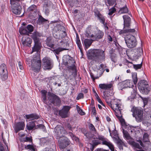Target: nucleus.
Segmentation results:
<instances>
[{"mask_svg": "<svg viewBox=\"0 0 151 151\" xmlns=\"http://www.w3.org/2000/svg\"><path fill=\"white\" fill-rule=\"evenodd\" d=\"M143 101L144 106H145L148 103V99L146 98H144L143 99Z\"/></svg>", "mask_w": 151, "mask_h": 151, "instance_id": "69168bd1", "label": "nucleus"}, {"mask_svg": "<svg viewBox=\"0 0 151 151\" xmlns=\"http://www.w3.org/2000/svg\"><path fill=\"white\" fill-rule=\"evenodd\" d=\"M25 126L24 122H21L15 123L14 124L13 127L15 132L17 133L20 131L24 130Z\"/></svg>", "mask_w": 151, "mask_h": 151, "instance_id": "9b49d317", "label": "nucleus"}, {"mask_svg": "<svg viewBox=\"0 0 151 151\" xmlns=\"http://www.w3.org/2000/svg\"><path fill=\"white\" fill-rule=\"evenodd\" d=\"M101 73H99V75L98 74L97 76H94L92 73H90L91 77L92 78L93 81H94L95 79H97L99 77H100L102 74L103 73L104 70L103 69V68H102L101 70Z\"/></svg>", "mask_w": 151, "mask_h": 151, "instance_id": "7c9ffc66", "label": "nucleus"}, {"mask_svg": "<svg viewBox=\"0 0 151 151\" xmlns=\"http://www.w3.org/2000/svg\"><path fill=\"white\" fill-rule=\"evenodd\" d=\"M107 39L108 40L109 42H112L113 40L112 38L110 35H108L106 37Z\"/></svg>", "mask_w": 151, "mask_h": 151, "instance_id": "e2e57ef3", "label": "nucleus"}, {"mask_svg": "<svg viewBox=\"0 0 151 151\" xmlns=\"http://www.w3.org/2000/svg\"><path fill=\"white\" fill-rule=\"evenodd\" d=\"M42 65L44 68L45 69H50L52 67L51 60L47 57H45L42 60Z\"/></svg>", "mask_w": 151, "mask_h": 151, "instance_id": "9d476101", "label": "nucleus"}, {"mask_svg": "<svg viewBox=\"0 0 151 151\" xmlns=\"http://www.w3.org/2000/svg\"><path fill=\"white\" fill-rule=\"evenodd\" d=\"M68 138L64 136L60 137L58 142H68Z\"/></svg>", "mask_w": 151, "mask_h": 151, "instance_id": "de8ad7c7", "label": "nucleus"}, {"mask_svg": "<svg viewBox=\"0 0 151 151\" xmlns=\"http://www.w3.org/2000/svg\"><path fill=\"white\" fill-rule=\"evenodd\" d=\"M46 43L47 46L51 48H53L54 46V44L50 38H47L46 41Z\"/></svg>", "mask_w": 151, "mask_h": 151, "instance_id": "2f4dec72", "label": "nucleus"}, {"mask_svg": "<svg viewBox=\"0 0 151 151\" xmlns=\"http://www.w3.org/2000/svg\"><path fill=\"white\" fill-rule=\"evenodd\" d=\"M109 132H110V135L113 139L114 141L116 142H122V140L119 138L117 134V132L116 130H114L111 133V131L110 129H109Z\"/></svg>", "mask_w": 151, "mask_h": 151, "instance_id": "f3484780", "label": "nucleus"}, {"mask_svg": "<svg viewBox=\"0 0 151 151\" xmlns=\"http://www.w3.org/2000/svg\"><path fill=\"white\" fill-rule=\"evenodd\" d=\"M146 87V86H144V87H143V89H142V90H143V89H144V90H143L144 91H145L146 90H147V89L148 91H147V93H146V92H145V93L143 92H140L143 94H147L150 91V87L149 85H148V88L146 87Z\"/></svg>", "mask_w": 151, "mask_h": 151, "instance_id": "603ef678", "label": "nucleus"}, {"mask_svg": "<svg viewBox=\"0 0 151 151\" xmlns=\"http://www.w3.org/2000/svg\"><path fill=\"white\" fill-rule=\"evenodd\" d=\"M35 121L32 122H30L29 124V125H27L26 128L28 130H31L33 129L35 127Z\"/></svg>", "mask_w": 151, "mask_h": 151, "instance_id": "c756f323", "label": "nucleus"}, {"mask_svg": "<svg viewBox=\"0 0 151 151\" xmlns=\"http://www.w3.org/2000/svg\"><path fill=\"white\" fill-rule=\"evenodd\" d=\"M69 144V142H60L59 147L62 151H63V149Z\"/></svg>", "mask_w": 151, "mask_h": 151, "instance_id": "c85d7f7f", "label": "nucleus"}, {"mask_svg": "<svg viewBox=\"0 0 151 151\" xmlns=\"http://www.w3.org/2000/svg\"><path fill=\"white\" fill-rule=\"evenodd\" d=\"M126 84V87L127 86L129 88H132L134 86V85L132 84V83L130 81H127Z\"/></svg>", "mask_w": 151, "mask_h": 151, "instance_id": "6e6d98bb", "label": "nucleus"}, {"mask_svg": "<svg viewBox=\"0 0 151 151\" xmlns=\"http://www.w3.org/2000/svg\"><path fill=\"white\" fill-rule=\"evenodd\" d=\"M27 11L28 12L35 14L37 12V7L35 5H32L28 8Z\"/></svg>", "mask_w": 151, "mask_h": 151, "instance_id": "393cba45", "label": "nucleus"}, {"mask_svg": "<svg viewBox=\"0 0 151 151\" xmlns=\"http://www.w3.org/2000/svg\"><path fill=\"white\" fill-rule=\"evenodd\" d=\"M97 139H98L99 140L102 141V142H107V139L104 138V136H99L97 138Z\"/></svg>", "mask_w": 151, "mask_h": 151, "instance_id": "864d4df0", "label": "nucleus"}, {"mask_svg": "<svg viewBox=\"0 0 151 151\" xmlns=\"http://www.w3.org/2000/svg\"><path fill=\"white\" fill-rule=\"evenodd\" d=\"M128 12V10L127 7H124L121 8L119 10V12L120 14H123L127 13Z\"/></svg>", "mask_w": 151, "mask_h": 151, "instance_id": "79ce46f5", "label": "nucleus"}, {"mask_svg": "<svg viewBox=\"0 0 151 151\" xmlns=\"http://www.w3.org/2000/svg\"><path fill=\"white\" fill-rule=\"evenodd\" d=\"M132 111L133 112V116L135 118L137 122H141L143 119V111L140 108L137 107L133 108Z\"/></svg>", "mask_w": 151, "mask_h": 151, "instance_id": "423d86ee", "label": "nucleus"}, {"mask_svg": "<svg viewBox=\"0 0 151 151\" xmlns=\"http://www.w3.org/2000/svg\"><path fill=\"white\" fill-rule=\"evenodd\" d=\"M21 4H16L15 5H12V10L14 14L17 15L20 14L22 11V8Z\"/></svg>", "mask_w": 151, "mask_h": 151, "instance_id": "2eb2a0df", "label": "nucleus"}, {"mask_svg": "<svg viewBox=\"0 0 151 151\" xmlns=\"http://www.w3.org/2000/svg\"><path fill=\"white\" fill-rule=\"evenodd\" d=\"M124 20V26L128 27L130 26L131 18L128 15H124L123 17Z\"/></svg>", "mask_w": 151, "mask_h": 151, "instance_id": "412c9836", "label": "nucleus"}, {"mask_svg": "<svg viewBox=\"0 0 151 151\" xmlns=\"http://www.w3.org/2000/svg\"><path fill=\"white\" fill-rule=\"evenodd\" d=\"M6 145L8 148V146L5 142H0V151H4V147Z\"/></svg>", "mask_w": 151, "mask_h": 151, "instance_id": "37998d69", "label": "nucleus"}, {"mask_svg": "<svg viewBox=\"0 0 151 151\" xmlns=\"http://www.w3.org/2000/svg\"><path fill=\"white\" fill-rule=\"evenodd\" d=\"M116 11V9L114 7H112L109 10V12L108 13V15L109 16L112 15Z\"/></svg>", "mask_w": 151, "mask_h": 151, "instance_id": "09e8293b", "label": "nucleus"}, {"mask_svg": "<svg viewBox=\"0 0 151 151\" xmlns=\"http://www.w3.org/2000/svg\"><path fill=\"white\" fill-rule=\"evenodd\" d=\"M93 31L92 29H88L86 32V36L88 38H93L94 35L93 34Z\"/></svg>", "mask_w": 151, "mask_h": 151, "instance_id": "bb28decb", "label": "nucleus"}, {"mask_svg": "<svg viewBox=\"0 0 151 151\" xmlns=\"http://www.w3.org/2000/svg\"><path fill=\"white\" fill-rule=\"evenodd\" d=\"M138 88L140 92H146V93H147V91H148L147 89L146 90V91H144V89L142 90L144 86H146L145 87L147 88H148V84L146 81L144 80H141L138 83ZM144 93H145V92H144Z\"/></svg>", "mask_w": 151, "mask_h": 151, "instance_id": "f8f14e48", "label": "nucleus"}, {"mask_svg": "<svg viewBox=\"0 0 151 151\" xmlns=\"http://www.w3.org/2000/svg\"><path fill=\"white\" fill-rule=\"evenodd\" d=\"M68 49L63 47H59L58 48L54 50L53 52L57 55H58L59 52L63 50H67Z\"/></svg>", "mask_w": 151, "mask_h": 151, "instance_id": "e433bc0d", "label": "nucleus"}, {"mask_svg": "<svg viewBox=\"0 0 151 151\" xmlns=\"http://www.w3.org/2000/svg\"><path fill=\"white\" fill-rule=\"evenodd\" d=\"M125 43L128 48H132L135 47L137 45L136 37L131 35H127L125 38Z\"/></svg>", "mask_w": 151, "mask_h": 151, "instance_id": "39448f33", "label": "nucleus"}, {"mask_svg": "<svg viewBox=\"0 0 151 151\" xmlns=\"http://www.w3.org/2000/svg\"><path fill=\"white\" fill-rule=\"evenodd\" d=\"M94 40L89 39H85L83 42V44L85 46V49H88L91 45Z\"/></svg>", "mask_w": 151, "mask_h": 151, "instance_id": "4be33fe9", "label": "nucleus"}, {"mask_svg": "<svg viewBox=\"0 0 151 151\" xmlns=\"http://www.w3.org/2000/svg\"><path fill=\"white\" fill-rule=\"evenodd\" d=\"M134 68L136 70H137L138 69H140L142 66V63L140 64L137 65H132Z\"/></svg>", "mask_w": 151, "mask_h": 151, "instance_id": "13d9d810", "label": "nucleus"}, {"mask_svg": "<svg viewBox=\"0 0 151 151\" xmlns=\"http://www.w3.org/2000/svg\"><path fill=\"white\" fill-rule=\"evenodd\" d=\"M127 27L124 26V29L123 30H122L120 31L119 32V34L121 35L125 33H131L133 32H135V30L134 29H129L128 27L126 28V27Z\"/></svg>", "mask_w": 151, "mask_h": 151, "instance_id": "5701e85b", "label": "nucleus"}, {"mask_svg": "<svg viewBox=\"0 0 151 151\" xmlns=\"http://www.w3.org/2000/svg\"><path fill=\"white\" fill-rule=\"evenodd\" d=\"M122 130L123 135L125 138L127 140H129L132 139L131 137L129 135L128 133L127 132L124 130L123 128L122 129Z\"/></svg>", "mask_w": 151, "mask_h": 151, "instance_id": "c9c22d12", "label": "nucleus"}, {"mask_svg": "<svg viewBox=\"0 0 151 151\" xmlns=\"http://www.w3.org/2000/svg\"><path fill=\"white\" fill-rule=\"evenodd\" d=\"M41 36V34L37 31L34 32L32 35V37L35 43V45L32 47V52H37L40 50L42 44L40 42L39 37Z\"/></svg>", "mask_w": 151, "mask_h": 151, "instance_id": "7ed1b4c3", "label": "nucleus"}, {"mask_svg": "<svg viewBox=\"0 0 151 151\" xmlns=\"http://www.w3.org/2000/svg\"><path fill=\"white\" fill-rule=\"evenodd\" d=\"M63 63L68 66L73 65L75 62L74 59L69 56H65L63 57Z\"/></svg>", "mask_w": 151, "mask_h": 151, "instance_id": "4468645a", "label": "nucleus"}, {"mask_svg": "<svg viewBox=\"0 0 151 151\" xmlns=\"http://www.w3.org/2000/svg\"><path fill=\"white\" fill-rule=\"evenodd\" d=\"M121 105L119 104H114V106H111V108L115 111V110L117 111V110H120V109H122L121 107Z\"/></svg>", "mask_w": 151, "mask_h": 151, "instance_id": "f704fd0d", "label": "nucleus"}, {"mask_svg": "<svg viewBox=\"0 0 151 151\" xmlns=\"http://www.w3.org/2000/svg\"><path fill=\"white\" fill-rule=\"evenodd\" d=\"M76 108L77 111L79 114L81 115H83L85 114V113L79 107L77 106Z\"/></svg>", "mask_w": 151, "mask_h": 151, "instance_id": "3c124183", "label": "nucleus"}, {"mask_svg": "<svg viewBox=\"0 0 151 151\" xmlns=\"http://www.w3.org/2000/svg\"><path fill=\"white\" fill-rule=\"evenodd\" d=\"M87 56L89 59L94 60H104L105 58L104 51L101 49H90L88 51Z\"/></svg>", "mask_w": 151, "mask_h": 151, "instance_id": "f257e3e1", "label": "nucleus"}, {"mask_svg": "<svg viewBox=\"0 0 151 151\" xmlns=\"http://www.w3.org/2000/svg\"><path fill=\"white\" fill-rule=\"evenodd\" d=\"M112 84L110 83L109 84H100L99 85V87L101 89L107 90V91L103 92V98L106 101L109 100L111 97L114 95L112 89Z\"/></svg>", "mask_w": 151, "mask_h": 151, "instance_id": "f03ea898", "label": "nucleus"}, {"mask_svg": "<svg viewBox=\"0 0 151 151\" xmlns=\"http://www.w3.org/2000/svg\"><path fill=\"white\" fill-rule=\"evenodd\" d=\"M122 109H120V110H117V111L115 110V114L116 117L119 119L122 117V115L121 114V110Z\"/></svg>", "mask_w": 151, "mask_h": 151, "instance_id": "ea45409f", "label": "nucleus"}, {"mask_svg": "<svg viewBox=\"0 0 151 151\" xmlns=\"http://www.w3.org/2000/svg\"><path fill=\"white\" fill-rule=\"evenodd\" d=\"M32 42L31 39L29 37H27L23 41L22 43L24 45L30 46Z\"/></svg>", "mask_w": 151, "mask_h": 151, "instance_id": "cd10ccee", "label": "nucleus"}, {"mask_svg": "<svg viewBox=\"0 0 151 151\" xmlns=\"http://www.w3.org/2000/svg\"><path fill=\"white\" fill-rule=\"evenodd\" d=\"M83 93H80L78 95L76 99L77 100H79L83 98Z\"/></svg>", "mask_w": 151, "mask_h": 151, "instance_id": "680f3d73", "label": "nucleus"}, {"mask_svg": "<svg viewBox=\"0 0 151 151\" xmlns=\"http://www.w3.org/2000/svg\"><path fill=\"white\" fill-rule=\"evenodd\" d=\"M0 74L1 78L3 81H4L8 78V72L5 64H2L0 66Z\"/></svg>", "mask_w": 151, "mask_h": 151, "instance_id": "1a4fd4ad", "label": "nucleus"}, {"mask_svg": "<svg viewBox=\"0 0 151 151\" xmlns=\"http://www.w3.org/2000/svg\"><path fill=\"white\" fill-rule=\"evenodd\" d=\"M47 96L49 101L54 105L58 106H60L61 100L57 96L50 92L48 93Z\"/></svg>", "mask_w": 151, "mask_h": 151, "instance_id": "0eeeda50", "label": "nucleus"}, {"mask_svg": "<svg viewBox=\"0 0 151 151\" xmlns=\"http://www.w3.org/2000/svg\"><path fill=\"white\" fill-rule=\"evenodd\" d=\"M149 135L147 133H145L143 137V142H150L149 141Z\"/></svg>", "mask_w": 151, "mask_h": 151, "instance_id": "c03bdc74", "label": "nucleus"}, {"mask_svg": "<svg viewBox=\"0 0 151 151\" xmlns=\"http://www.w3.org/2000/svg\"><path fill=\"white\" fill-rule=\"evenodd\" d=\"M99 144H101L100 142H93L92 144L89 143V144L91 146L90 149L91 151H93L95 147Z\"/></svg>", "mask_w": 151, "mask_h": 151, "instance_id": "58836bf2", "label": "nucleus"}, {"mask_svg": "<svg viewBox=\"0 0 151 151\" xmlns=\"http://www.w3.org/2000/svg\"><path fill=\"white\" fill-rule=\"evenodd\" d=\"M94 15L96 17H97L100 20V22L103 24H104L105 19L104 17L99 11H97L94 12Z\"/></svg>", "mask_w": 151, "mask_h": 151, "instance_id": "aec40b11", "label": "nucleus"}, {"mask_svg": "<svg viewBox=\"0 0 151 151\" xmlns=\"http://www.w3.org/2000/svg\"><path fill=\"white\" fill-rule=\"evenodd\" d=\"M131 93V94L132 95V98H134L136 94V92L135 90L134 89H132Z\"/></svg>", "mask_w": 151, "mask_h": 151, "instance_id": "052dcab7", "label": "nucleus"}, {"mask_svg": "<svg viewBox=\"0 0 151 151\" xmlns=\"http://www.w3.org/2000/svg\"><path fill=\"white\" fill-rule=\"evenodd\" d=\"M129 144L132 146L133 147L138 149H141L142 148V147H144V145L142 142H139L141 146H140L139 144L136 142H128Z\"/></svg>", "mask_w": 151, "mask_h": 151, "instance_id": "a878e982", "label": "nucleus"}, {"mask_svg": "<svg viewBox=\"0 0 151 151\" xmlns=\"http://www.w3.org/2000/svg\"><path fill=\"white\" fill-rule=\"evenodd\" d=\"M89 129L92 132H96V129L93 125L92 124H90L88 125Z\"/></svg>", "mask_w": 151, "mask_h": 151, "instance_id": "5fc2aeb1", "label": "nucleus"}, {"mask_svg": "<svg viewBox=\"0 0 151 151\" xmlns=\"http://www.w3.org/2000/svg\"><path fill=\"white\" fill-rule=\"evenodd\" d=\"M104 35V33L100 30H98L94 35L93 40H98L101 39Z\"/></svg>", "mask_w": 151, "mask_h": 151, "instance_id": "6ab92c4d", "label": "nucleus"}, {"mask_svg": "<svg viewBox=\"0 0 151 151\" xmlns=\"http://www.w3.org/2000/svg\"><path fill=\"white\" fill-rule=\"evenodd\" d=\"M25 148L27 149H29L32 151H34L35 149L32 145H28L27 146L25 145Z\"/></svg>", "mask_w": 151, "mask_h": 151, "instance_id": "49530a36", "label": "nucleus"}, {"mask_svg": "<svg viewBox=\"0 0 151 151\" xmlns=\"http://www.w3.org/2000/svg\"><path fill=\"white\" fill-rule=\"evenodd\" d=\"M54 37L57 39H60L63 38V37L62 35H60V33L57 32V34H55L54 35Z\"/></svg>", "mask_w": 151, "mask_h": 151, "instance_id": "bf43d9fd", "label": "nucleus"}, {"mask_svg": "<svg viewBox=\"0 0 151 151\" xmlns=\"http://www.w3.org/2000/svg\"><path fill=\"white\" fill-rule=\"evenodd\" d=\"M102 145H105L108 147L111 151H114L113 145L110 142H102Z\"/></svg>", "mask_w": 151, "mask_h": 151, "instance_id": "473e14b6", "label": "nucleus"}, {"mask_svg": "<svg viewBox=\"0 0 151 151\" xmlns=\"http://www.w3.org/2000/svg\"><path fill=\"white\" fill-rule=\"evenodd\" d=\"M39 22H41L42 23H43L47 21V20L43 18L40 15L38 19Z\"/></svg>", "mask_w": 151, "mask_h": 151, "instance_id": "8fccbe9b", "label": "nucleus"}, {"mask_svg": "<svg viewBox=\"0 0 151 151\" xmlns=\"http://www.w3.org/2000/svg\"><path fill=\"white\" fill-rule=\"evenodd\" d=\"M132 76L134 84H136L138 80L137 76V73H132Z\"/></svg>", "mask_w": 151, "mask_h": 151, "instance_id": "4c0bfd02", "label": "nucleus"}, {"mask_svg": "<svg viewBox=\"0 0 151 151\" xmlns=\"http://www.w3.org/2000/svg\"><path fill=\"white\" fill-rule=\"evenodd\" d=\"M25 116L27 119L34 120L38 119L39 118V116L36 114H27Z\"/></svg>", "mask_w": 151, "mask_h": 151, "instance_id": "b1692460", "label": "nucleus"}, {"mask_svg": "<svg viewBox=\"0 0 151 151\" xmlns=\"http://www.w3.org/2000/svg\"><path fill=\"white\" fill-rule=\"evenodd\" d=\"M69 134L71 137V138L73 141H76V142H78L79 140V139L75 136L74 134L71 132H69Z\"/></svg>", "mask_w": 151, "mask_h": 151, "instance_id": "a18cd8bd", "label": "nucleus"}, {"mask_svg": "<svg viewBox=\"0 0 151 151\" xmlns=\"http://www.w3.org/2000/svg\"><path fill=\"white\" fill-rule=\"evenodd\" d=\"M70 108L69 106H65L59 111L60 115L63 118H65L67 117L68 113Z\"/></svg>", "mask_w": 151, "mask_h": 151, "instance_id": "ddd939ff", "label": "nucleus"}, {"mask_svg": "<svg viewBox=\"0 0 151 151\" xmlns=\"http://www.w3.org/2000/svg\"><path fill=\"white\" fill-rule=\"evenodd\" d=\"M20 142H32V137L31 136H25V134L20 132L18 134Z\"/></svg>", "mask_w": 151, "mask_h": 151, "instance_id": "dca6fc26", "label": "nucleus"}, {"mask_svg": "<svg viewBox=\"0 0 151 151\" xmlns=\"http://www.w3.org/2000/svg\"><path fill=\"white\" fill-rule=\"evenodd\" d=\"M76 43L79 49L81 52L82 55H83V50L82 48V46L81 43L78 37H76Z\"/></svg>", "mask_w": 151, "mask_h": 151, "instance_id": "72a5a7b5", "label": "nucleus"}, {"mask_svg": "<svg viewBox=\"0 0 151 151\" xmlns=\"http://www.w3.org/2000/svg\"><path fill=\"white\" fill-rule=\"evenodd\" d=\"M117 144L119 149L123 150V146L124 145V142H117Z\"/></svg>", "mask_w": 151, "mask_h": 151, "instance_id": "4d7b16f0", "label": "nucleus"}, {"mask_svg": "<svg viewBox=\"0 0 151 151\" xmlns=\"http://www.w3.org/2000/svg\"><path fill=\"white\" fill-rule=\"evenodd\" d=\"M66 45V44L62 40L60 41V44H59L58 46L60 47H65V45Z\"/></svg>", "mask_w": 151, "mask_h": 151, "instance_id": "0e129e2a", "label": "nucleus"}, {"mask_svg": "<svg viewBox=\"0 0 151 151\" xmlns=\"http://www.w3.org/2000/svg\"><path fill=\"white\" fill-rule=\"evenodd\" d=\"M33 27L31 25H28L26 27H22L19 29V32L21 34L29 35L33 31Z\"/></svg>", "mask_w": 151, "mask_h": 151, "instance_id": "6e6552de", "label": "nucleus"}, {"mask_svg": "<svg viewBox=\"0 0 151 151\" xmlns=\"http://www.w3.org/2000/svg\"><path fill=\"white\" fill-rule=\"evenodd\" d=\"M55 131L57 134L59 136L62 134H65V132L64 129L61 126H57L55 127Z\"/></svg>", "mask_w": 151, "mask_h": 151, "instance_id": "a211bd4d", "label": "nucleus"}, {"mask_svg": "<svg viewBox=\"0 0 151 151\" xmlns=\"http://www.w3.org/2000/svg\"><path fill=\"white\" fill-rule=\"evenodd\" d=\"M18 66L20 70H22L23 69V66L22 65V63L20 61L18 62Z\"/></svg>", "mask_w": 151, "mask_h": 151, "instance_id": "338daca9", "label": "nucleus"}, {"mask_svg": "<svg viewBox=\"0 0 151 151\" xmlns=\"http://www.w3.org/2000/svg\"><path fill=\"white\" fill-rule=\"evenodd\" d=\"M91 133L90 132H86L85 135L88 138H89L91 137V136H90L89 135L91 134Z\"/></svg>", "mask_w": 151, "mask_h": 151, "instance_id": "774afa93", "label": "nucleus"}, {"mask_svg": "<svg viewBox=\"0 0 151 151\" xmlns=\"http://www.w3.org/2000/svg\"><path fill=\"white\" fill-rule=\"evenodd\" d=\"M142 52V49L141 48L137 49L136 50L135 52V55L137 56V57H139L140 56H141Z\"/></svg>", "mask_w": 151, "mask_h": 151, "instance_id": "a19ab883", "label": "nucleus"}, {"mask_svg": "<svg viewBox=\"0 0 151 151\" xmlns=\"http://www.w3.org/2000/svg\"><path fill=\"white\" fill-rule=\"evenodd\" d=\"M41 61L40 56L38 55L31 60L32 68L34 71L38 72L41 67Z\"/></svg>", "mask_w": 151, "mask_h": 151, "instance_id": "20e7f679", "label": "nucleus"}]
</instances>
